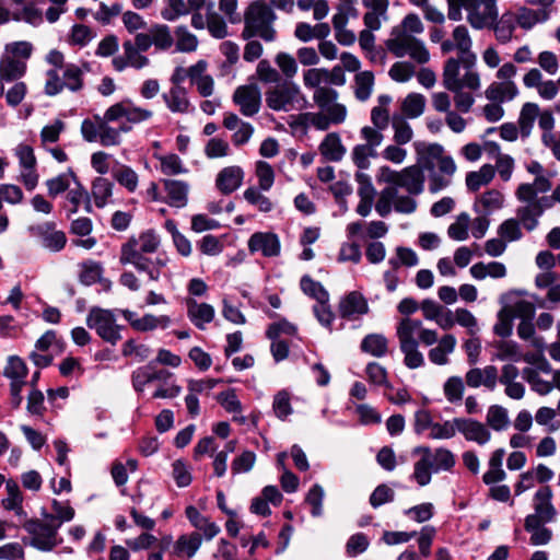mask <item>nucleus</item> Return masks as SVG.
Wrapping results in <instances>:
<instances>
[{
  "instance_id": "30",
  "label": "nucleus",
  "mask_w": 560,
  "mask_h": 560,
  "mask_svg": "<svg viewBox=\"0 0 560 560\" xmlns=\"http://www.w3.org/2000/svg\"><path fill=\"white\" fill-rule=\"evenodd\" d=\"M187 315L190 322L199 329L211 323L214 318V308L208 303H198L192 299L187 302Z\"/></svg>"
},
{
  "instance_id": "18",
  "label": "nucleus",
  "mask_w": 560,
  "mask_h": 560,
  "mask_svg": "<svg viewBox=\"0 0 560 560\" xmlns=\"http://www.w3.org/2000/svg\"><path fill=\"white\" fill-rule=\"evenodd\" d=\"M162 185L165 192L163 201L170 207L182 209L188 205L190 186L187 182L165 178Z\"/></svg>"
},
{
  "instance_id": "27",
  "label": "nucleus",
  "mask_w": 560,
  "mask_h": 560,
  "mask_svg": "<svg viewBox=\"0 0 560 560\" xmlns=\"http://www.w3.org/2000/svg\"><path fill=\"white\" fill-rule=\"evenodd\" d=\"M457 340L452 334L443 335L438 345L431 348L428 357L431 363L435 365H446L450 363V355L455 351Z\"/></svg>"
},
{
  "instance_id": "10",
  "label": "nucleus",
  "mask_w": 560,
  "mask_h": 560,
  "mask_svg": "<svg viewBox=\"0 0 560 560\" xmlns=\"http://www.w3.org/2000/svg\"><path fill=\"white\" fill-rule=\"evenodd\" d=\"M86 325L110 345H116L121 339L120 327L109 310L92 307L86 316Z\"/></svg>"
},
{
  "instance_id": "7",
  "label": "nucleus",
  "mask_w": 560,
  "mask_h": 560,
  "mask_svg": "<svg viewBox=\"0 0 560 560\" xmlns=\"http://www.w3.org/2000/svg\"><path fill=\"white\" fill-rule=\"evenodd\" d=\"M515 197L523 203L516 209V219L528 232L534 231L539 225V219L545 210L552 208L549 197H538V192H535L529 186H518L515 190Z\"/></svg>"
},
{
  "instance_id": "64",
  "label": "nucleus",
  "mask_w": 560,
  "mask_h": 560,
  "mask_svg": "<svg viewBox=\"0 0 560 560\" xmlns=\"http://www.w3.org/2000/svg\"><path fill=\"white\" fill-rule=\"evenodd\" d=\"M113 177L115 180L125 187L128 191L133 192L139 184L138 174L127 165H120L113 171Z\"/></svg>"
},
{
  "instance_id": "52",
  "label": "nucleus",
  "mask_w": 560,
  "mask_h": 560,
  "mask_svg": "<svg viewBox=\"0 0 560 560\" xmlns=\"http://www.w3.org/2000/svg\"><path fill=\"white\" fill-rule=\"evenodd\" d=\"M264 191L260 188L250 186L244 190L243 197L247 203L255 207L258 211L268 213L273 210L275 203Z\"/></svg>"
},
{
  "instance_id": "29",
  "label": "nucleus",
  "mask_w": 560,
  "mask_h": 560,
  "mask_svg": "<svg viewBox=\"0 0 560 560\" xmlns=\"http://www.w3.org/2000/svg\"><path fill=\"white\" fill-rule=\"evenodd\" d=\"M201 535L198 532L180 535L173 545L171 555L177 558H192L201 546Z\"/></svg>"
},
{
  "instance_id": "37",
  "label": "nucleus",
  "mask_w": 560,
  "mask_h": 560,
  "mask_svg": "<svg viewBox=\"0 0 560 560\" xmlns=\"http://www.w3.org/2000/svg\"><path fill=\"white\" fill-rule=\"evenodd\" d=\"M415 453L421 455V458L413 465V472L411 478L420 486L424 487L431 482V475L433 472L431 462L429 458V447L420 446L415 450Z\"/></svg>"
},
{
  "instance_id": "43",
  "label": "nucleus",
  "mask_w": 560,
  "mask_h": 560,
  "mask_svg": "<svg viewBox=\"0 0 560 560\" xmlns=\"http://www.w3.org/2000/svg\"><path fill=\"white\" fill-rule=\"evenodd\" d=\"M428 460L431 462L433 472L450 471L456 464L454 453L445 447H438L434 451L429 447Z\"/></svg>"
},
{
  "instance_id": "38",
  "label": "nucleus",
  "mask_w": 560,
  "mask_h": 560,
  "mask_svg": "<svg viewBox=\"0 0 560 560\" xmlns=\"http://www.w3.org/2000/svg\"><path fill=\"white\" fill-rule=\"evenodd\" d=\"M38 234L42 237L43 245L50 252H60L67 243L66 234L57 231L54 223H45L38 228Z\"/></svg>"
},
{
  "instance_id": "50",
  "label": "nucleus",
  "mask_w": 560,
  "mask_h": 560,
  "mask_svg": "<svg viewBox=\"0 0 560 560\" xmlns=\"http://www.w3.org/2000/svg\"><path fill=\"white\" fill-rule=\"evenodd\" d=\"M427 100L420 93H409L401 102V112L404 117L415 119L420 117L425 109Z\"/></svg>"
},
{
  "instance_id": "26",
  "label": "nucleus",
  "mask_w": 560,
  "mask_h": 560,
  "mask_svg": "<svg viewBox=\"0 0 560 560\" xmlns=\"http://www.w3.org/2000/svg\"><path fill=\"white\" fill-rule=\"evenodd\" d=\"M119 262L121 265H132L138 271H142L147 269L150 259L144 257L135 237H130L120 247Z\"/></svg>"
},
{
  "instance_id": "59",
  "label": "nucleus",
  "mask_w": 560,
  "mask_h": 560,
  "mask_svg": "<svg viewBox=\"0 0 560 560\" xmlns=\"http://www.w3.org/2000/svg\"><path fill=\"white\" fill-rule=\"evenodd\" d=\"M452 38L454 40V45L457 47V51L462 55L463 58L476 56L471 50L472 39L470 33L465 25H457L452 32Z\"/></svg>"
},
{
  "instance_id": "33",
  "label": "nucleus",
  "mask_w": 560,
  "mask_h": 560,
  "mask_svg": "<svg viewBox=\"0 0 560 560\" xmlns=\"http://www.w3.org/2000/svg\"><path fill=\"white\" fill-rule=\"evenodd\" d=\"M516 18L514 12L506 11L490 26L493 30L497 40L506 44L512 40L516 30Z\"/></svg>"
},
{
  "instance_id": "19",
  "label": "nucleus",
  "mask_w": 560,
  "mask_h": 560,
  "mask_svg": "<svg viewBox=\"0 0 560 560\" xmlns=\"http://www.w3.org/2000/svg\"><path fill=\"white\" fill-rule=\"evenodd\" d=\"M248 250L260 253L265 257H277L280 254L281 245L279 237L271 232H256L247 242Z\"/></svg>"
},
{
  "instance_id": "21",
  "label": "nucleus",
  "mask_w": 560,
  "mask_h": 560,
  "mask_svg": "<svg viewBox=\"0 0 560 560\" xmlns=\"http://www.w3.org/2000/svg\"><path fill=\"white\" fill-rule=\"evenodd\" d=\"M244 179V171L238 165L223 167L215 177V187L224 195L238 189Z\"/></svg>"
},
{
  "instance_id": "8",
  "label": "nucleus",
  "mask_w": 560,
  "mask_h": 560,
  "mask_svg": "<svg viewBox=\"0 0 560 560\" xmlns=\"http://www.w3.org/2000/svg\"><path fill=\"white\" fill-rule=\"evenodd\" d=\"M268 108L275 112H300L306 108L307 98L301 88L291 80L282 81L265 93Z\"/></svg>"
},
{
  "instance_id": "14",
  "label": "nucleus",
  "mask_w": 560,
  "mask_h": 560,
  "mask_svg": "<svg viewBox=\"0 0 560 560\" xmlns=\"http://www.w3.org/2000/svg\"><path fill=\"white\" fill-rule=\"evenodd\" d=\"M28 369L24 360L18 355H10L3 369V375L11 381L10 392L12 404L15 408L20 407L23 397L22 390L26 385Z\"/></svg>"
},
{
  "instance_id": "20",
  "label": "nucleus",
  "mask_w": 560,
  "mask_h": 560,
  "mask_svg": "<svg viewBox=\"0 0 560 560\" xmlns=\"http://www.w3.org/2000/svg\"><path fill=\"white\" fill-rule=\"evenodd\" d=\"M459 430L466 441L486 445L492 435L486 423L471 418H459Z\"/></svg>"
},
{
  "instance_id": "6",
  "label": "nucleus",
  "mask_w": 560,
  "mask_h": 560,
  "mask_svg": "<svg viewBox=\"0 0 560 560\" xmlns=\"http://www.w3.org/2000/svg\"><path fill=\"white\" fill-rule=\"evenodd\" d=\"M476 61V56L447 58L442 70V84L445 90L466 88L469 91H479L481 78L479 72L475 70Z\"/></svg>"
},
{
  "instance_id": "36",
  "label": "nucleus",
  "mask_w": 560,
  "mask_h": 560,
  "mask_svg": "<svg viewBox=\"0 0 560 560\" xmlns=\"http://www.w3.org/2000/svg\"><path fill=\"white\" fill-rule=\"evenodd\" d=\"M552 492L549 487L540 488L534 495V510L535 513L545 520V522H552L557 516V511L551 502Z\"/></svg>"
},
{
  "instance_id": "5",
  "label": "nucleus",
  "mask_w": 560,
  "mask_h": 560,
  "mask_svg": "<svg viewBox=\"0 0 560 560\" xmlns=\"http://www.w3.org/2000/svg\"><path fill=\"white\" fill-rule=\"evenodd\" d=\"M476 61V56L447 58L442 70V84L445 90L466 88L469 91H479L481 78L479 72L475 70Z\"/></svg>"
},
{
  "instance_id": "41",
  "label": "nucleus",
  "mask_w": 560,
  "mask_h": 560,
  "mask_svg": "<svg viewBox=\"0 0 560 560\" xmlns=\"http://www.w3.org/2000/svg\"><path fill=\"white\" fill-rule=\"evenodd\" d=\"M26 72V63L23 60L14 59L9 55H3L0 59V77L5 82H11L22 78Z\"/></svg>"
},
{
  "instance_id": "35",
  "label": "nucleus",
  "mask_w": 560,
  "mask_h": 560,
  "mask_svg": "<svg viewBox=\"0 0 560 560\" xmlns=\"http://www.w3.org/2000/svg\"><path fill=\"white\" fill-rule=\"evenodd\" d=\"M504 201V195L500 190L489 189L476 198L474 209L477 212L490 214L503 208Z\"/></svg>"
},
{
  "instance_id": "40",
  "label": "nucleus",
  "mask_w": 560,
  "mask_h": 560,
  "mask_svg": "<svg viewBox=\"0 0 560 560\" xmlns=\"http://www.w3.org/2000/svg\"><path fill=\"white\" fill-rule=\"evenodd\" d=\"M526 170L528 173L534 175L535 178L533 183H523L518 186H529L535 192L538 194H546L551 189V180L540 163L532 161L526 165Z\"/></svg>"
},
{
  "instance_id": "51",
  "label": "nucleus",
  "mask_w": 560,
  "mask_h": 560,
  "mask_svg": "<svg viewBox=\"0 0 560 560\" xmlns=\"http://www.w3.org/2000/svg\"><path fill=\"white\" fill-rule=\"evenodd\" d=\"M516 18V24L524 28L530 30L537 23H541L548 20L549 14L547 10H532L528 8H521L516 13H514Z\"/></svg>"
},
{
  "instance_id": "25",
  "label": "nucleus",
  "mask_w": 560,
  "mask_h": 560,
  "mask_svg": "<svg viewBox=\"0 0 560 560\" xmlns=\"http://www.w3.org/2000/svg\"><path fill=\"white\" fill-rule=\"evenodd\" d=\"M162 97L166 107L174 114H188L192 110L188 92L184 86H171Z\"/></svg>"
},
{
  "instance_id": "57",
  "label": "nucleus",
  "mask_w": 560,
  "mask_h": 560,
  "mask_svg": "<svg viewBox=\"0 0 560 560\" xmlns=\"http://www.w3.org/2000/svg\"><path fill=\"white\" fill-rule=\"evenodd\" d=\"M374 74L372 71H362L354 77V95L361 101H368L373 92Z\"/></svg>"
},
{
  "instance_id": "61",
  "label": "nucleus",
  "mask_w": 560,
  "mask_h": 560,
  "mask_svg": "<svg viewBox=\"0 0 560 560\" xmlns=\"http://www.w3.org/2000/svg\"><path fill=\"white\" fill-rule=\"evenodd\" d=\"M291 393L287 389L279 390L272 400V410L275 416L284 421L293 413V408L291 405Z\"/></svg>"
},
{
  "instance_id": "2",
  "label": "nucleus",
  "mask_w": 560,
  "mask_h": 560,
  "mask_svg": "<svg viewBox=\"0 0 560 560\" xmlns=\"http://www.w3.org/2000/svg\"><path fill=\"white\" fill-rule=\"evenodd\" d=\"M153 115V110L136 104L130 98L117 102L110 105L103 116H94L96 120L101 121L98 142L103 147L119 145L122 132H129L133 125L149 121Z\"/></svg>"
},
{
  "instance_id": "9",
  "label": "nucleus",
  "mask_w": 560,
  "mask_h": 560,
  "mask_svg": "<svg viewBox=\"0 0 560 560\" xmlns=\"http://www.w3.org/2000/svg\"><path fill=\"white\" fill-rule=\"evenodd\" d=\"M30 535L28 544L40 550L50 551L60 544L58 539L59 523H55L51 514H46L44 520H31L24 524Z\"/></svg>"
},
{
  "instance_id": "42",
  "label": "nucleus",
  "mask_w": 560,
  "mask_h": 560,
  "mask_svg": "<svg viewBox=\"0 0 560 560\" xmlns=\"http://www.w3.org/2000/svg\"><path fill=\"white\" fill-rule=\"evenodd\" d=\"M79 180L75 173L69 168L67 172L47 179L45 185L47 187L49 197L55 198L58 195L68 191L71 187V184H77Z\"/></svg>"
},
{
  "instance_id": "28",
  "label": "nucleus",
  "mask_w": 560,
  "mask_h": 560,
  "mask_svg": "<svg viewBox=\"0 0 560 560\" xmlns=\"http://www.w3.org/2000/svg\"><path fill=\"white\" fill-rule=\"evenodd\" d=\"M520 91L514 81H494L489 84L485 91L487 100L490 102L504 103L514 100Z\"/></svg>"
},
{
  "instance_id": "44",
  "label": "nucleus",
  "mask_w": 560,
  "mask_h": 560,
  "mask_svg": "<svg viewBox=\"0 0 560 560\" xmlns=\"http://www.w3.org/2000/svg\"><path fill=\"white\" fill-rule=\"evenodd\" d=\"M540 116V107L537 103L523 104L518 116V128L523 137H528L533 130L537 117Z\"/></svg>"
},
{
  "instance_id": "34",
  "label": "nucleus",
  "mask_w": 560,
  "mask_h": 560,
  "mask_svg": "<svg viewBox=\"0 0 560 560\" xmlns=\"http://www.w3.org/2000/svg\"><path fill=\"white\" fill-rule=\"evenodd\" d=\"M185 514L190 524L197 530L201 532L206 539L210 540L219 534V526L211 522L208 517L201 515L194 505L187 506Z\"/></svg>"
},
{
  "instance_id": "47",
  "label": "nucleus",
  "mask_w": 560,
  "mask_h": 560,
  "mask_svg": "<svg viewBox=\"0 0 560 560\" xmlns=\"http://www.w3.org/2000/svg\"><path fill=\"white\" fill-rule=\"evenodd\" d=\"M360 348L365 353L382 358L388 351V340L383 334H369L362 339Z\"/></svg>"
},
{
  "instance_id": "3",
  "label": "nucleus",
  "mask_w": 560,
  "mask_h": 560,
  "mask_svg": "<svg viewBox=\"0 0 560 560\" xmlns=\"http://www.w3.org/2000/svg\"><path fill=\"white\" fill-rule=\"evenodd\" d=\"M424 32V25L416 13H408L393 26L384 42L386 50L396 58L408 57L419 65L430 61L431 55L425 43L418 36Z\"/></svg>"
},
{
  "instance_id": "56",
  "label": "nucleus",
  "mask_w": 560,
  "mask_h": 560,
  "mask_svg": "<svg viewBox=\"0 0 560 560\" xmlns=\"http://www.w3.org/2000/svg\"><path fill=\"white\" fill-rule=\"evenodd\" d=\"M176 50L180 52H192L198 47V38L186 25H178L174 31Z\"/></svg>"
},
{
  "instance_id": "31",
  "label": "nucleus",
  "mask_w": 560,
  "mask_h": 560,
  "mask_svg": "<svg viewBox=\"0 0 560 560\" xmlns=\"http://www.w3.org/2000/svg\"><path fill=\"white\" fill-rule=\"evenodd\" d=\"M422 322L410 317H404L397 324L396 336L399 342V347L418 345L417 336L421 330Z\"/></svg>"
},
{
  "instance_id": "62",
  "label": "nucleus",
  "mask_w": 560,
  "mask_h": 560,
  "mask_svg": "<svg viewBox=\"0 0 560 560\" xmlns=\"http://www.w3.org/2000/svg\"><path fill=\"white\" fill-rule=\"evenodd\" d=\"M255 176L257 178V188L261 190H270L275 184V170L266 161H257L255 163Z\"/></svg>"
},
{
  "instance_id": "13",
  "label": "nucleus",
  "mask_w": 560,
  "mask_h": 560,
  "mask_svg": "<svg viewBox=\"0 0 560 560\" xmlns=\"http://www.w3.org/2000/svg\"><path fill=\"white\" fill-rule=\"evenodd\" d=\"M338 92L329 86L314 91L313 101L322 113L330 116L334 125L342 124L347 118V107L338 102Z\"/></svg>"
},
{
  "instance_id": "49",
  "label": "nucleus",
  "mask_w": 560,
  "mask_h": 560,
  "mask_svg": "<svg viewBox=\"0 0 560 560\" xmlns=\"http://www.w3.org/2000/svg\"><path fill=\"white\" fill-rule=\"evenodd\" d=\"M89 71V67H82L74 63H69L65 67L62 72L63 85L72 92H78L83 89V74Z\"/></svg>"
},
{
  "instance_id": "58",
  "label": "nucleus",
  "mask_w": 560,
  "mask_h": 560,
  "mask_svg": "<svg viewBox=\"0 0 560 560\" xmlns=\"http://www.w3.org/2000/svg\"><path fill=\"white\" fill-rule=\"evenodd\" d=\"M156 159L160 162V172L163 175L176 176L188 172L182 159L175 153L156 155Z\"/></svg>"
},
{
  "instance_id": "55",
  "label": "nucleus",
  "mask_w": 560,
  "mask_h": 560,
  "mask_svg": "<svg viewBox=\"0 0 560 560\" xmlns=\"http://www.w3.org/2000/svg\"><path fill=\"white\" fill-rule=\"evenodd\" d=\"M486 424L498 432L505 430L510 424L508 409L500 405L490 406L486 415Z\"/></svg>"
},
{
  "instance_id": "11",
  "label": "nucleus",
  "mask_w": 560,
  "mask_h": 560,
  "mask_svg": "<svg viewBox=\"0 0 560 560\" xmlns=\"http://www.w3.org/2000/svg\"><path fill=\"white\" fill-rule=\"evenodd\" d=\"M13 153L19 165L18 180L28 191L34 190L38 185L39 174L37 171V159L33 147L27 143H19L13 149Z\"/></svg>"
},
{
  "instance_id": "39",
  "label": "nucleus",
  "mask_w": 560,
  "mask_h": 560,
  "mask_svg": "<svg viewBox=\"0 0 560 560\" xmlns=\"http://www.w3.org/2000/svg\"><path fill=\"white\" fill-rule=\"evenodd\" d=\"M318 149L320 154L331 162L340 161L346 154V148L336 132L326 135Z\"/></svg>"
},
{
  "instance_id": "60",
  "label": "nucleus",
  "mask_w": 560,
  "mask_h": 560,
  "mask_svg": "<svg viewBox=\"0 0 560 560\" xmlns=\"http://www.w3.org/2000/svg\"><path fill=\"white\" fill-rule=\"evenodd\" d=\"M153 46L158 50H168L174 44L171 28L166 24H153L150 27Z\"/></svg>"
},
{
  "instance_id": "17",
  "label": "nucleus",
  "mask_w": 560,
  "mask_h": 560,
  "mask_svg": "<svg viewBox=\"0 0 560 560\" xmlns=\"http://www.w3.org/2000/svg\"><path fill=\"white\" fill-rule=\"evenodd\" d=\"M121 315L135 330L141 332L152 331L156 328L165 329L171 324V318L167 315L156 316L147 313L143 316H138L137 313L130 310H122Z\"/></svg>"
},
{
  "instance_id": "12",
  "label": "nucleus",
  "mask_w": 560,
  "mask_h": 560,
  "mask_svg": "<svg viewBox=\"0 0 560 560\" xmlns=\"http://www.w3.org/2000/svg\"><path fill=\"white\" fill-rule=\"evenodd\" d=\"M466 5V21L474 30L490 28L499 15L497 0H467Z\"/></svg>"
},
{
  "instance_id": "54",
  "label": "nucleus",
  "mask_w": 560,
  "mask_h": 560,
  "mask_svg": "<svg viewBox=\"0 0 560 560\" xmlns=\"http://www.w3.org/2000/svg\"><path fill=\"white\" fill-rule=\"evenodd\" d=\"M522 376L529 384L530 389L540 396H546L553 389L552 383L542 380L538 371L534 368H524L522 371Z\"/></svg>"
},
{
  "instance_id": "23",
  "label": "nucleus",
  "mask_w": 560,
  "mask_h": 560,
  "mask_svg": "<svg viewBox=\"0 0 560 560\" xmlns=\"http://www.w3.org/2000/svg\"><path fill=\"white\" fill-rule=\"evenodd\" d=\"M166 378H172V373L166 370H156L151 364L138 368L131 375L132 386L138 393H142L149 383Z\"/></svg>"
},
{
  "instance_id": "48",
  "label": "nucleus",
  "mask_w": 560,
  "mask_h": 560,
  "mask_svg": "<svg viewBox=\"0 0 560 560\" xmlns=\"http://www.w3.org/2000/svg\"><path fill=\"white\" fill-rule=\"evenodd\" d=\"M495 353L493 359L499 361L518 362L522 360L521 346L514 340H499L493 343Z\"/></svg>"
},
{
  "instance_id": "24",
  "label": "nucleus",
  "mask_w": 560,
  "mask_h": 560,
  "mask_svg": "<svg viewBox=\"0 0 560 560\" xmlns=\"http://www.w3.org/2000/svg\"><path fill=\"white\" fill-rule=\"evenodd\" d=\"M465 381L471 388L485 386L493 390L498 383V370L494 365H487L483 369L472 368L467 371Z\"/></svg>"
},
{
  "instance_id": "22",
  "label": "nucleus",
  "mask_w": 560,
  "mask_h": 560,
  "mask_svg": "<svg viewBox=\"0 0 560 560\" xmlns=\"http://www.w3.org/2000/svg\"><path fill=\"white\" fill-rule=\"evenodd\" d=\"M366 12L363 15L365 27L370 30H380L382 22L387 20L389 7L388 0H362Z\"/></svg>"
},
{
  "instance_id": "45",
  "label": "nucleus",
  "mask_w": 560,
  "mask_h": 560,
  "mask_svg": "<svg viewBox=\"0 0 560 560\" xmlns=\"http://www.w3.org/2000/svg\"><path fill=\"white\" fill-rule=\"evenodd\" d=\"M207 30L211 36L218 39H222L229 35L228 24L215 11V7L212 1H209L207 4Z\"/></svg>"
},
{
  "instance_id": "46",
  "label": "nucleus",
  "mask_w": 560,
  "mask_h": 560,
  "mask_svg": "<svg viewBox=\"0 0 560 560\" xmlns=\"http://www.w3.org/2000/svg\"><path fill=\"white\" fill-rule=\"evenodd\" d=\"M494 177V166L483 164L478 171L469 172L466 175V186L468 190L475 192L481 187L491 183Z\"/></svg>"
},
{
  "instance_id": "4",
  "label": "nucleus",
  "mask_w": 560,
  "mask_h": 560,
  "mask_svg": "<svg viewBox=\"0 0 560 560\" xmlns=\"http://www.w3.org/2000/svg\"><path fill=\"white\" fill-rule=\"evenodd\" d=\"M278 16L266 0L250 2L244 11L243 39L259 37L266 43H272L278 37L275 26Z\"/></svg>"
},
{
  "instance_id": "1",
  "label": "nucleus",
  "mask_w": 560,
  "mask_h": 560,
  "mask_svg": "<svg viewBox=\"0 0 560 560\" xmlns=\"http://www.w3.org/2000/svg\"><path fill=\"white\" fill-rule=\"evenodd\" d=\"M376 180L388 186L396 212L411 214L417 210L415 196L423 192L425 182L424 172L419 165H410L400 171L382 165L377 168Z\"/></svg>"
},
{
  "instance_id": "63",
  "label": "nucleus",
  "mask_w": 560,
  "mask_h": 560,
  "mask_svg": "<svg viewBox=\"0 0 560 560\" xmlns=\"http://www.w3.org/2000/svg\"><path fill=\"white\" fill-rule=\"evenodd\" d=\"M459 418L446 420L444 422H434L429 433L433 440H450L456 435L459 430Z\"/></svg>"
},
{
  "instance_id": "53",
  "label": "nucleus",
  "mask_w": 560,
  "mask_h": 560,
  "mask_svg": "<svg viewBox=\"0 0 560 560\" xmlns=\"http://www.w3.org/2000/svg\"><path fill=\"white\" fill-rule=\"evenodd\" d=\"M393 141L396 144H407L413 139V129L401 115H394L392 118Z\"/></svg>"
},
{
  "instance_id": "16",
  "label": "nucleus",
  "mask_w": 560,
  "mask_h": 560,
  "mask_svg": "<svg viewBox=\"0 0 560 560\" xmlns=\"http://www.w3.org/2000/svg\"><path fill=\"white\" fill-rule=\"evenodd\" d=\"M369 303L359 291L345 294L338 303V312L342 318L354 320L369 313Z\"/></svg>"
},
{
  "instance_id": "15",
  "label": "nucleus",
  "mask_w": 560,
  "mask_h": 560,
  "mask_svg": "<svg viewBox=\"0 0 560 560\" xmlns=\"http://www.w3.org/2000/svg\"><path fill=\"white\" fill-rule=\"evenodd\" d=\"M233 101L244 116H254L260 108V89L256 84L238 86L234 92Z\"/></svg>"
},
{
  "instance_id": "32",
  "label": "nucleus",
  "mask_w": 560,
  "mask_h": 560,
  "mask_svg": "<svg viewBox=\"0 0 560 560\" xmlns=\"http://www.w3.org/2000/svg\"><path fill=\"white\" fill-rule=\"evenodd\" d=\"M114 184L105 177H96L91 184L90 201L102 209L110 203Z\"/></svg>"
}]
</instances>
